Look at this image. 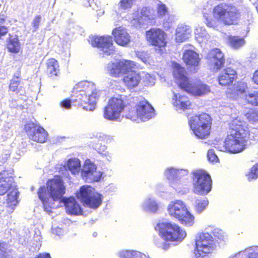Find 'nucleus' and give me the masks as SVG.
<instances>
[{
	"label": "nucleus",
	"mask_w": 258,
	"mask_h": 258,
	"mask_svg": "<svg viewBox=\"0 0 258 258\" xmlns=\"http://www.w3.org/2000/svg\"><path fill=\"white\" fill-rule=\"evenodd\" d=\"M258 135V130L252 128L251 133L243 132L242 134L230 133L222 146L216 148L221 151H228L231 153H237L242 151L247 145L248 140H255Z\"/></svg>",
	"instance_id": "obj_4"
},
{
	"label": "nucleus",
	"mask_w": 258,
	"mask_h": 258,
	"mask_svg": "<svg viewBox=\"0 0 258 258\" xmlns=\"http://www.w3.org/2000/svg\"><path fill=\"white\" fill-rule=\"evenodd\" d=\"M142 210L149 214L157 213L159 209L158 202L153 197H149L144 199L141 204Z\"/></svg>",
	"instance_id": "obj_23"
},
{
	"label": "nucleus",
	"mask_w": 258,
	"mask_h": 258,
	"mask_svg": "<svg viewBox=\"0 0 258 258\" xmlns=\"http://www.w3.org/2000/svg\"><path fill=\"white\" fill-rule=\"evenodd\" d=\"M245 116L248 121L252 123L258 121V111H249L245 114Z\"/></svg>",
	"instance_id": "obj_43"
},
{
	"label": "nucleus",
	"mask_w": 258,
	"mask_h": 258,
	"mask_svg": "<svg viewBox=\"0 0 258 258\" xmlns=\"http://www.w3.org/2000/svg\"><path fill=\"white\" fill-rule=\"evenodd\" d=\"M126 108H129L125 105L121 96L113 97L109 100L108 105L104 108V117L108 120H117L120 113Z\"/></svg>",
	"instance_id": "obj_13"
},
{
	"label": "nucleus",
	"mask_w": 258,
	"mask_h": 258,
	"mask_svg": "<svg viewBox=\"0 0 258 258\" xmlns=\"http://www.w3.org/2000/svg\"><path fill=\"white\" fill-rule=\"evenodd\" d=\"M183 60L187 65L191 67H197L200 61L199 54L191 50H185L183 55Z\"/></svg>",
	"instance_id": "obj_31"
},
{
	"label": "nucleus",
	"mask_w": 258,
	"mask_h": 258,
	"mask_svg": "<svg viewBox=\"0 0 258 258\" xmlns=\"http://www.w3.org/2000/svg\"><path fill=\"white\" fill-rule=\"evenodd\" d=\"M13 178L8 176V172L3 171L0 173V195H3L10 190V188L14 186L12 185Z\"/></svg>",
	"instance_id": "obj_29"
},
{
	"label": "nucleus",
	"mask_w": 258,
	"mask_h": 258,
	"mask_svg": "<svg viewBox=\"0 0 258 258\" xmlns=\"http://www.w3.org/2000/svg\"><path fill=\"white\" fill-rule=\"evenodd\" d=\"M157 14L159 17L164 16L168 12V9L165 5L160 2L157 5Z\"/></svg>",
	"instance_id": "obj_46"
},
{
	"label": "nucleus",
	"mask_w": 258,
	"mask_h": 258,
	"mask_svg": "<svg viewBox=\"0 0 258 258\" xmlns=\"http://www.w3.org/2000/svg\"><path fill=\"white\" fill-rule=\"evenodd\" d=\"M74 96L71 100L66 99L60 103L61 107L70 109L71 102L78 103L87 111H93L100 92L95 88L94 83L88 81L81 82L76 85L73 90Z\"/></svg>",
	"instance_id": "obj_1"
},
{
	"label": "nucleus",
	"mask_w": 258,
	"mask_h": 258,
	"mask_svg": "<svg viewBox=\"0 0 258 258\" xmlns=\"http://www.w3.org/2000/svg\"><path fill=\"white\" fill-rule=\"evenodd\" d=\"M135 0H120L119 7L123 9H130L134 4Z\"/></svg>",
	"instance_id": "obj_48"
},
{
	"label": "nucleus",
	"mask_w": 258,
	"mask_h": 258,
	"mask_svg": "<svg viewBox=\"0 0 258 258\" xmlns=\"http://www.w3.org/2000/svg\"><path fill=\"white\" fill-rule=\"evenodd\" d=\"M141 80V77L139 73L132 71L127 73L123 79V81L126 87L130 89L134 88L138 86Z\"/></svg>",
	"instance_id": "obj_24"
},
{
	"label": "nucleus",
	"mask_w": 258,
	"mask_h": 258,
	"mask_svg": "<svg viewBox=\"0 0 258 258\" xmlns=\"http://www.w3.org/2000/svg\"><path fill=\"white\" fill-rule=\"evenodd\" d=\"M155 18L154 10L149 7H144L140 12L136 11L133 13L131 23L136 27H140L143 25H151Z\"/></svg>",
	"instance_id": "obj_14"
},
{
	"label": "nucleus",
	"mask_w": 258,
	"mask_h": 258,
	"mask_svg": "<svg viewBox=\"0 0 258 258\" xmlns=\"http://www.w3.org/2000/svg\"><path fill=\"white\" fill-rule=\"evenodd\" d=\"M173 68L174 77L181 89L195 96H202L210 91V87L201 81L188 79L185 69L179 64L173 63Z\"/></svg>",
	"instance_id": "obj_3"
},
{
	"label": "nucleus",
	"mask_w": 258,
	"mask_h": 258,
	"mask_svg": "<svg viewBox=\"0 0 258 258\" xmlns=\"http://www.w3.org/2000/svg\"><path fill=\"white\" fill-rule=\"evenodd\" d=\"M81 177L88 182L98 181L102 176V172L97 170L96 165L90 160H86L81 168Z\"/></svg>",
	"instance_id": "obj_16"
},
{
	"label": "nucleus",
	"mask_w": 258,
	"mask_h": 258,
	"mask_svg": "<svg viewBox=\"0 0 258 258\" xmlns=\"http://www.w3.org/2000/svg\"><path fill=\"white\" fill-rule=\"evenodd\" d=\"M25 130L29 138L34 141L44 143L46 141L47 133L42 127L32 122H29L25 125Z\"/></svg>",
	"instance_id": "obj_17"
},
{
	"label": "nucleus",
	"mask_w": 258,
	"mask_h": 258,
	"mask_svg": "<svg viewBox=\"0 0 258 258\" xmlns=\"http://www.w3.org/2000/svg\"><path fill=\"white\" fill-rule=\"evenodd\" d=\"M256 10H257V13H258V4L256 6Z\"/></svg>",
	"instance_id": "obj_64"
},
{
	"label": "nucleus",
	"mask_w": 258,
	"mask_h": 258,
	"mask_svg": "<svg viewBox=\"0 0 258 258\" xmlns=\"http://www.w3.org/2000/svg\"><path fill=\"white\" fill-rule=\"evenodd\" d=\"M256 247H252L245 249L248 258H258V251Z\"/></svg>",
	"instance_id": "obj_47"
},
{
	"label": "nucleus",
	"mask_w": 258,
	"mask_h": 258,
	"mask_svg": "<svg viewBox=\"0 0 258 258\" xmlns=\"http://www.w3.org/2000/svg\"><path fill=\"white\" fill-rule=\"evenodd\" d=\"M65 188L62 181L59 176H55L47 183V187H41L38 191L39 199L42 202L44 209L47 212H51L53 208L51 201H54L61 199L64 194Z\"/></svg>",
	"instance_id": "obj_2"
},
{
	"label": "nucleus",
	"mask_w": 258,
	"mask_h": 258,
	"mask_svg": "<svg viewBox=\"0 0 258 258\" xmlns=\"http://www.w3.org/2000/svg\"><path fill=\"white\" fill-rule=\"evenodd\" d=\"M136 66V63L134 61L123 60H119V66L120 68L121 74H125V75L128 73H130Z\"/></svg>",
	"instance_id": "obj_36"
},
{
	"label": "nucleus",
	"mask_w": 258,
	"mask_h": 258,
	"mask_svg": "<svg viewBox=\"0 0 258 258\" xmlns=\"http://www.w3.org/2000/svg\"><path fill=\"white\" fill-rule=\"evenodd\" d=\"M208 160L211 162L217 161L218 159L214 149H210L207 153Z\"/></svg>",
	"instance_id": "obj_51"
},
{
	"label": "nucleus",
	"mask_w": 258,
	"mask_h": 258,
	"mask_svg": "<svg viewBox=\"0 0 258 258\" xmlns=\"http://www.w3.org/2000/svg\"><path fill=\"white\" fill-rule=\"evenodd\" d=\"M96 137L101 139V140L106 141L107 143L110 142L113 140V138L112 137L105 135H102L100 133H97L96 135Z\"/></svg>",
	"instance_id": "obj_54"
},
{
	"label": "nucleus",
	"mask_w": 258,
	"mask_h": 258,
	"mask_svg": "<svg viewBox=\"0 0 258 258\" xmlns=\"http://www.w3.org/2000/svg\"><path fill=\"white\" fill-rule=\"evenodd\" d=\"M187 176L177 178V179L170 182V185L177 192L181 194H185L189 191L187 186L188 180L187 178Z\"/></svg>",
	"instance_id": "obj_26"
},
{
	"label": "nucleus",
	"mask_w": 258,
	"mask_h": 258,
	"mask_svg": "<svg viewBox=\"0 0 258 258\" xmlns=\"http://www.w3.org/2000/svg\"><path fill=\"white\" fill-rule=\"evenodd\" d=\"M173 93L172 103L176 110H184L190 108L191 103L186 96L175 93L174 91Z\"/></svg>",
	"instance_id": "obj_21"
},
{
	"label": "nucleus",
	"mask_w": 258,
	"mask_h": 258,
	"mask_svg": "<svg viewBox=\"0 0 258 258\" xmlns=\"http://www.w3.org/2000/svg\"><path fill=\"white\" fill-rule=\"evenodd\" d=\"M247 88V84L243 82H238L230 86L226 91L227 96L231 98L236 99L244 93Z\"/></svg>",
	"instance_id": "obj_27"
},
{
	"label": "nucleus",
	"mask_w": 258,
	"mask_h": 258,
	"mask_svg": "<svg viewBox=\"0 0 258 258\" xmlns=\"http://www.w3.org/2000/svg\"><path fill=\"white\" fill-rule=\"evenodd\" d=\"M158 246L161 247L163 249L166 250L169 248V244L165 242H163L162 243H159Z\"/></svg>",
	"instance_id": "obj_59"
},
{
	"label": "nucleus",
	"mask_w": 258,
	"mask_h": 258,
	"mask_svg": "<svg viewBox=\"0 0 258 258\" xmlns=\"http://www.w3.org/2000/svg\"><path fill=\"white\" fill-rule=\"evenodd\" d=\"M41 16L40 15L36 16L33 20L32 25L33 27V31H36L39 28V24L41 21Z\"/></svg>",
	"instance_id": "obj_50"
},
{
	"label": "nucleus",
	"mask_w": 258,
	"mask_h": 258,
	"mask_svg": "<svg viewBox=\"0 0 258 258\" xmlns=\"http://www.w3.org/2000/svg\"><path fill=\"white\" fill-rule=\"evenodd\" d=\"M167 212L171 217L176 218L185 226H191L195 223V217L188 210L186 204L181 200L170 202L167 206Z\"/></svg>",
	"instance_id": "obj_5"
},
{
	"label": "nucleus",
	"mask_w": 258,
	"mask_h": 258,
	"mask_svg": "<svg viewBox=\"0 0 258 258\" xmlns=\"http://www.w3.org/2000/svg\"><path fill=\"white\" fill-rule=\"evenodd\" d=\"M8 49L13 53H17L20 49V42L17 37L11 38L8 44Z\"/></svg>",
	"instance_id": "obj_38"
},
{
	"label": "nucleus",
	"mask_w": 258,
	"mask_h": 258,
	"mask_svg": "<svg viewBox=\"0 0 258 258\" xmlns=\"http://www.w3.org/2000/svg\"><path fill=\"white\" fill-rule=\"evenodd\" d=\"M215 17L219 19L226 25L236 24L240 13L237 8L231 4H221L214 9Z\"/></svg>",
	"instance_id": "obj_7"
},
{
	"label": "nucleus",
	"mask_w": 258,
	"mask_h": 258,
	"mask_svg": "<svg viewBox=\"0 0 258 258\" xmlns=\"http://www.w3.org/2000/svg\"><path fill=\"white\" fill-rule=\"evenodd\" d=\"M77 195L85 206L92 209L98 208L102 203V196L90 186H82Z\"/></svg>",
	"instance_id": "obj_10"
},
{
	"label": "nucleus",
	"mask_w": 258,
	"mask_h": 258,
	"mask_svg": "<svg viewBox=\"0 0 258 258\" xmlns=\"http://www.w3.org/2000/svg\"><path fill=\"white\" fill-rule=\"evenodd\" d=\"M146 37L148 41L155 46L161 48L166 44V35L163 30L159 28H152L147 31Z\"/></svg>",
	"instance_id": "obj_19"
},
{
	"label": "nucleus",
	"mask_w": 258,
	"mask_h": 258,
	"mask_svg": "<svg viewBox=\"0 0 258 258\" xmlns=\"http://www.w3.org/2000/svg\"><path fill=\"white\" fill-rule=\"evenodd\" d=\"M212 234L216 239L220 240H224L226 238V235L221 229L216 228L213 230Z\"/></svg>",
	"instance_id": "obj_45"
},
{
	"label": "nucleus",
	"mask_w": 258,
	"mask_h": 258,
	"mask_svg": "<svg viewBox=\"0 0 258 258\" xmlns=\"http://www.w3.org/2000/svg\"><path fill=\"white\" fill-rule=\"evenodd\" d=\"M245 100L252 105L258 106V91L248 92L245 95Z\"/></svg>",
	"instance_id": "obj_39"
},
{
	"label": "nucleus",
	"mask_w": 258,
	"mask_h": 258,
	"mask_svg": "<svg viewBox=\"0 0 258 258\" xmlns=\"http://www.w3.org/2000/svg\"><path fill=\"white\" fill-rule=\"evenodd\" d=\"M20 84V79L18 77L15 78L13 79L10 84V90L15 92L17 91L18 85Z\"/></svg>",
	"instance_id": "obj_49"
},
{
	"label": "nucleus",
	"mask_w": 258,
	"mask_h": 258,
	"mask_svg": "<svg viewBox=\"0 0 258 258\" xmlns=\"http://www.w3.org/2000/svg\"><path fill=\"white\" fill-rule=\"evenodd\" d=\"M189 123L194 134L203 139L209 135L211 127V117L206 113L190 117Z\"/></svg>",
	"instance_id": "obj_8"
},
{
	"label": "nucleus",
	"mask_w": 258,
	"mask_h": 258,
	"mask_svg": "<svg viewBox=\"0 0 258 258\" xmlns=\"http://www.w3.org/2000/svg\"><path fill=\"white\" fill-rule=\"evenodd\" d=\"M208 201L206 199L197 200L195 202V208L197 212L201 213L208 206Z\"/></svg>",
	"instance_id": "obj_41"
},
{
	"label": "nucleus",
	"mask_w": 258,
	"mask_h": 258,
	"mask_svg": "<svg viewBox=\"0 0 258 258\" xmlns=\"http://www.w3.org/2000/svg\"><path fill=\"white\" fill-rule=\"evenodd\" d=\"M159 231L162 238L166 241L181 242L185 237L186 233L175 224L168 222L160 223L156 227Z\"/></svg>",
	"instance_id": "obj_6"
},
{
	"label": "nucleus",
	"mask_w": 258,
	"mask_h": 258,
	"mask_svg": "<svg viewBox=\"0 0 258 258\" xmlns=\"http://www.w3.org/2000/svg\"><path fill=\"white\" fill-rule=\"evenodd\" d=\"M62 202L64 204L67 213L74 215H78L82 214L81 207L75 198H63L62 199Z\"/></svg>",
	"instance_id": "obj_25"
},
{
	"label": "nucleus",
	"mask_w": 258,
	"mask_h": 258,
	"mask_svg": "<svg viewBox=\"0 0 258 258\" xmlns=\"http://www.w3.org/2000/svg\"><path fill=\"white\" fill-rule=\"evenodd\" d=\"M107 71L108 74L113 77H117L120 75L119 61L109 63L107 65Z\"/></svg>",
	"instance_id": "obj_37"
},
{
	"label": "nucleus",
	"mask_w": 258,
	"mask_h": 258,
	"mask_svg": "<svg viewBox=\"0 0 258 258\" xmlns=\"http://www.w3.org/2000/svg\"><path fill=\"white\" fill-rule=\"evenodd\" d=\"M8 247L9 245L7 243L5 242H0V251L2 252V254L6 252Z\"/></svg>",
	"instance_id": "obj_57"
},
{
	"label": "nucleus",
	"mask_w": 258,
	"mask_h": 258,
	"mask_svg": "<svg viewBox=\"0 0 258 258\" xmlns=\"http://www.w3.org/2000/svg\"><path fill=\"white\" fill-rule=\"evenodd\" d=\"M35 258H51L49 253H42L38 255L37 257Z\"/></svg>",
	"instance_id": "obj_60"
},
{
	"label": "nucleus",
	"mask_w": 258,
	"mask_h": 258,
	"mask_svg": "<svg viewBox=\"0 0 258 258\" xmlns=\"http://www.w3.org/2000/svg\"><path fill=\"white\" fill-rule=\"evenodd\" d=\"M204 18L206 19V24L207 26L210 27H215L216 26L215 21L212 20L211 17L204 15Z\"/></svg>",
	"instance_id": "obj_55"
},
{
	"label": "nucleus",
	"mask_w": 258,
	"mask_h": 258,
	"mask_svg": "<svg viewBox=\"0 0 258 258\" xmlns=\"http://www.w3.org/2000/svg\"><path fill=\"white\" fill-rule=\"evenodd\" d=\"M89 41L93 47H97L104 55H109L114 52L112 37L106 36L90 37Z\"/></svg>",
	"instance_id": "obj_15"
},
{
	"label": "nucleus",
	"mask_w": 258,
	"mask_h": 258,
	"mask_svg": "<svg viewBox=\"0 0 258 258\" xmlns=\"http://www.w3.org/2000/svg\"><path fill=\"white\" fill-rule=\"evenodd\" d=\"M229 128L231 130L230 133H240L247 132L248 134L251 133V130H248L246 123L242 120L236 113L231 114L228 120Z\"/></svg>",
	"instance_id": "obj_20"
},
{
	"label": "nucleus",
	"mask_w": 258,
	"mask_h": 258,
	"mask_svg": "<svg viewBox=\"0 0 258 258\" xmlns=\"http://www.w3.org/2000/svg\"><path fill=\"white\" fill-rule=\"evenodd\" d=\"M7 158H8V156H7V155H6V157H5V159L3 160L2 162H5V161H6Z\"/></svg>",
	"instance_id": "obj_62"
},
{
	"label": "nucleus",
	"mask_w": 258,
	"mask_h": 258,
	"mask_svg": "<svg viewBox=\"0 0 258 258\" xmlns=\"http://www.w3.org/2000/svg\"><path fill=\"white\" fill-rule=\"evenodd\" d=\"M247 176L249 180L254 179L258 177V164H256L251 168L250 172Z\"/></svg>",
	"instance_id": "obj_44"
},
{
	"label": "nucleus",
	"mask_w": 258,
	"mask_h": 258,
	"mask_svg": "<svg viewBox=\"0 0 258 258\" xmlns=\"http://www.w3.org/2000/svg\"><path fill=\"white\" fill-rule=\"evenodd\" d=\"M207 62L210 70L217 72L223 67L225 62L224 54L217 48L209 51L207 56Z\"/></svg>",
	"instance_id": "obj_18"
},
{
	"label": "nucleus",
	"mask_w": 258,
	"mask_h": 258,
	"mask_svg": "<svg viewBox=\"0 0 258 258\" xmlns=\"http://www.w3.org/2000/svg\"><path fill=\"white\" fill-rule=\"evenodd\" d=\"M174 17L173 16H170L168 19V20L164 22L163 23V26L165 29H169L171 26V24L174 20Z\"/></svg>",
	"instance_id": "obj_56"
},
{
	"label": "nucleus",
	"mask_w": 258,
	"mask_h": 258,
	"mask_svg": "<svg viewBox=\"0 0 258 258\" xmlns=\"http://www.w3.org/2000/svg\"><path fill=\"white\" fill-rule=\"evenodd\" d=\"M191 32L190 27L181 24L178 26L176 30L175 40L177 42H182L187 39Z\"/></svg>",
	"instance_id": "obj_30"
},
{
	"label": "nucleus",
	"mask_w": 258,
	"mask_h": 258,
	"mask_svg": "<svg viewBox=\"0 0 258 258\" xmlns=\"http://www.w3.org/2000/svg\"><path fill=\"white\" fill-rule=\"evenodd\" d=\"M214 247L212 236L208 233H200L196 238L195 256L197 258H205Z\"/></svg>",
	"instance_id": "obj_12"
},
{
	"label": "nucleus",
	"mask_w": 258,
	"mask_h": 258,
	"mask_svg": "<svg viewBox=\"0 0 258 258\" xmlns=\"http://www.w3.org/2000/svg\"><path fill=\"white\" fill-rule=\"evenodd\" d=\"M188 173V171L186 169L169 167L165 170L164 175L170 182L180 177V176H187Z\"/></svg>",
	"instance_id": "obj_28"
},
{
	"label": "nucleus",
	"mask_w": 258,
	"mask_h": 258,
	"mask_svg": "<svg viewBox=\"0 0 258 258\" xmlns=\"http://www.w3.org/2000/svg\"><path fill=\"white\" fill-rule=\"evenodd\" d=\"M193 174V191L200 195L208 194L211 190L212 180L210 176L202 170H195Z\"/></svg>",
	"instance_id": "obj_9"
},
{
	"label": "nucleus",
	"mask_w": 258,
	"mask_h": 258,
	"mask_svg": "<svg viewBox=\"0 0 258 258\" xmlns=\"http://www.w3.org/2000/svg\"><path fill=\"white\" fill-rule=\"evenodd\" d=\"M136 56L146 64H150L151 62L150 54L145 51H137Z\"/></svg>",
	"instance_id": "obj_42"
},
{
	"label": "nucleus",
	"mask_w": 258,
	"mask_h": 258,
	"mask_svg": "<svg viewBox=\"0 0 258 258\" xmlns=\"http://www.w3.org/2000/svg\"><path fill=\"white\" fill-rule=\"evenodd\" d=\"M47 73L49 77L54 78L59 74V66L58 61L54 58H51L47 60Z\"/></svg>",
	"instance_id": "obj_33"
},
{
	"label": "nucleus",
	"mask_w": 258,
	"mask_h": 258,
	"mask_svg": "<svg viewBox=\"0 0 258 258\" xmlns=\"http://www.w3.org/2000/svg\"><path fill=\"white\" fill-rule=\"evenodd\" d=\"M229 42L230 46L234 48H238L245 44L244 39L238 36H230Z\"/></svg>",
	"instance_id": "obj_40"
},
{
	"label": "nucleus",
	"mask_w": 258,
	"mask_h": 258,
	"mask_svg": "<svg viewBox=\"0 0 258 258\" xmlns=\"http://www.w3.org/2000/svg\"><path fill=\"white\" fill-rule=\"evenodd\" d=\"M236 75V71L230 68L225 69L219 77V84L224 86L233 82Z\"/></svg>",
	"instance_id": "obj_32"
},
{
	"label": "nucleus",
	"mask_w": 258,
	"mask_h": 258,
	"mask_svg": "<svg viewBox=\"0 0 258 258\" xmlns=\"http://www.w3.org/2000/svg\"><path fill=\"white\" fill-rule=\"evenodd\" d=\"M155 115L153 107L147 101H140L136 106V110L129 111L127 114L125 115L127 118L133 121H146L153 117Z\"/></svg>",
	"instance_id": "obj_11"
},
{
	"label": "nucleus",
	"mask_w": 258,
	"mask_h": 258,
	"mask_svg": "<svg viewBox=\"0 0 258 258\" xmlns=\"http://www.w3.org/2000/svg\"><path fill=\"white\" fill-rule=\"evenodd\" d=\"M112 35L115 42L120 45L125 46L130 41V36L125 29L119 27L113 30Z\"/></svg>",
	"instance_id": "obj_22"
},
{
	"label": "nucleus",
	"mask_w": 258,
	"mask_h": 258,
	"mask_svg": "<svg viewBox=\"0 0 258 258\" xmlns=\"http://www.w3.org/2000/svg\"><path fill=\"white\" fill-rule=\"evenodd\" d=\"M195 34L196 38L200 43H206L210 39V35L203 27L197 26L195 29Z\"/></svg>",
	"instance_id": "obj_34"
},
{
	"label": "nucleus",
	"mask_w": 258,
	"mask_h": 258,
	"mask_svg": "<svg viewBox=\"0 0 258 258\" xmlns=\"http://www.w3.org/2000/svg\"><path fill=\"white\" fill-rule=\"evenodd\" d=\"M104 14V11H102L101 12V11H99V12H98V15H102Z\"/></svg>",
	"instance_id": "obj_63"
},
{
	"label": "nucleus",
	"mask_w": 258,
	"mask_h": 258,
	"mask_svg": "<svg viewBox=\"0 0 258 258\" xmlns=\"http://www.w3.org/2000/svg\"><path fill=\"white\" fill-rule=\"evenodd\" d=\"M5 21V16L4 15L0 14V23H3Z\"/></svg>",
	"instance_id": "obj_61"
},
{
	"label": "nucleus",
	"mask_w": 258,
	"mask_h": 258,
	"mask_svg": "<svg viewBox=\"0 0 258 258\" xmlns=\"http://www.w3.org/2000/svg\"><path fill=\"white\" fill-rule=\"evenodd\" d=\"M67 167L72 174H78L81 170L80 161L77 158L70 159L67 163Z\"/></svg>",
	"instance_id": "obj_35"
},
{
	"label": "nucleus",
	"mask_w": 258,
	"mask_h": 258,
	"mask_svg": "<svg viewBox=\"0 0 258 258\" xmlns=\"http://www.w3.org/2000/svg\"><path fill=\"white\" fill-rule=\"evenodd\" d=\"M101 148L102 152H101V149H99L98 151L99 153L102 154V156L106 157L108 161H110L112 158L111 154L108 151H105V150L106 149V147L105 146H103Z\"/></svg>",
	"instance_id": "obj_52"
},
{
	"label": "nucleus",
	"mask_w": 258,
	"mask_h": 258,
	"mask_svg": "<svg viewBox=\"0 0 258 258\" xmlns=\"http://www.w3.org/2000/svg\"><path fill=\"white\" fill-rule=\"evenodd\" d=\"M144 81L149 85H153L155 83V77L149 74H146L144 77Z\"/></svg>",
	"instance_id": "obj_53"
},
{
	"label": "nucleus",
	"mask_w": 258,
	"mask_h": 258,
	"mask_svg": "<svg viewBox=\"0 0 258 258\" xmlns=\"http://www.w3.org/2000/svg\"><path fill=\"white\" fill-rule=\"evenodd\" d=\"M252 80L255 84L258 85V70L253 74Z\"/></svg>",
	"instance_id": "obj_58"
}]
</instances>
